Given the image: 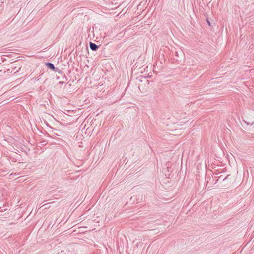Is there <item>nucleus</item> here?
<instances>
[{
  "label": "nucleus",
  "instance_id": "nucleus-1",
  "mask_svg": "<svg viewBox=\"0 0 254 254\" xmlns=\"http://www.w3.org/2000/svg\"><path fill=\"white\" fill-rule=\"evenodd\" d=\"M45 64L48 68L55 72H58L59 73L61 72V70L59 69L58 68H56L53 63L47 62L45 63Z\"/></svg>",
  "mask_w": 254,
  "mask_h": 254
},
{
  "label": "nucleus",
  "instance_id": "nucleus-2",
  "mask_svg": "<svg viewBox=\"0 0 254 254\" xmlns=\"http://www.w3.org/2000/svg\"><path fill=\"white\" fill-rule=\"evenodd\" d=\"M89 46H90V49L92 51H94L97 50V49L99 48L98 45H97L96 44L92 43L91 42H89Z\"/></svg>",
  "mask_w": 254,
  "mask_h": 254
},
{
  "label": "nucleus",
  "instance_id": "nucleus-3",
  "mask_svg": "<svg viewBox=\"0 0 254 254\" xmlns=\"http://www.w3.org/2000/svg\"><path fill=\"white\" fill-rule=\"evenodd\" d=\"M207 23L208 24V25L210 26V22L209 21H208V20H207Z\"/></svg>",
  "mask_w": 254,
  "mask_h": 254
},
{
  "label": "nucleus",
  "instance_id": "nucleus-4",
  "mask_svg": "<svg viewBox=\"0 0 254 254\" xmlns=\"http://www.w3.org/2000/svg\"><path fill=\"white\" fill-rule=\"evenodd\" d=\"M175 53H176V56L178 57V52L176 51Z\"/></svg>",
  "mask_w": 254,
  "mask_h": 254
},
{
  "label": "nucleus",
  "instance_id": "nucleus-5",
  "mask_svg": "<svg viewBox=\"0 0 254 254\" xmlns=\"http://www.w3.org/2000/svg\"><path fill=\"white\" fill-rule=\"evenodd\" d=\"M228 176H229V175H228L226 177H225V178H224V179H223V180H225V179H226V178H227V177Z\"/></svg>",
  "mask_w": 254,
  "mask_h": 254
}]
</instances>
